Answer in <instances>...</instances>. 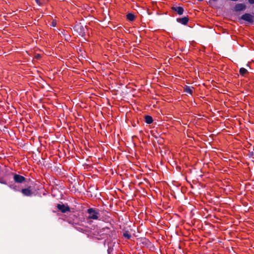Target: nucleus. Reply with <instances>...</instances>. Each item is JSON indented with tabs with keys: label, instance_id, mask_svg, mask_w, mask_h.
I'll return each instance as SVG.
<instances>
[{
	"label": "nucleus",
	"instance_id": "a211bd4d",
	"mask_svg": "<svg viewBox=\"0 0 254 254\" xmlns=\"http://www.w3.org/2000/svg\"><path fill=\"white\" fill-rule=\"evenodd\" d=\"M35 58L37 59V60H39L40 58H41V55L39 54H36L35 56Z\"/></svg>",
	"mask_w": 254,
	"mask_h": 254
},
{
	"label": "nucleus",
	"instance_id": "2eb2a0df",
	"mask_svg": "<svg viewBox=\"0 0 254 254\" xmlns=\"http://www.w3.org/2000/svg\"><path fill=\"white\" fill-rule=\"evenodd\" d=\"M123 236L127 239H130L131 238V235L129 233L128 231H125L123 232Z\"/></svg>",
	"mask_w": 254,
	"mask_h": 254
},
{
	"label": "nucleus",
	"instance_id": "ddd939ff",
	"mask_svg": "<svg viewBox=\"0 0 254 254\" xmlns=\"http://www.w3.org/2000/svg\"><path fill=\"white\" fill-rule=\"evenodd\" d=\"M127 18L128 20L130 21H132L135 19V16L133 14L131 13H129L127 15Z\"/></svg>",
	"mask_w": 254,
	"mask_h": 254
},
{
	"label": "nucleus",
	"instance_id": "7ed1b4c3",
	"mask_svg": "<svg viewBox=\"0 0 254 254\" xmlns=\"http://www.w3.org/2000/svg\"><path fill=\"white\" fill-rule=\"evenodd\" d=\"M12 175L13 180L15 183L22 184L24 183L26 180V178L22 176L15 173L13 174Z\"/></svg>",
	"mask_w": 254,
	"mask_h": 254
},
{
	"label": "nucleus",
	"instance_id": "f3484780",
	"mask_svg": "<svg viewBox=\"0 0 254 254\" xmlns=\"http://www.w3.org/2000/svg\"><path fill=\"white\" fill-rule=\"evenodd\" d=\"M8 186L10 189L15 191L18 190L17 189V187L16 186H14V185H9Z\"/></svg>",
	"mask_w": 254,
	"mask_h": 254
},
{
	"label": "nucleus",
	"instance_id": "1a4fd4ad",
	"mask_svg": "<svg viewBox=\"0 0 254 254\" xmlns=\"http://www.w3.org/2000/svg\"><path fill=\"white\" fill-rule=\"evenodd\" d=\"M172 9L176 12H177V13L181 15L183 14L184 12V8L182 7L181 6H177V7H172Z\"/></svg>",
	"mask_w": 254,
	"mask_h": 254
},
{
	"label": "nucleus",
	"instance_id": "4be33fe9",
	"mask_svg": "<svg viewBox=\"0 0 254 254\" xmlns=\"http://www.w3.org/2000/svg\"><path fill=\"white\" fill-rule=\"evenodd\" d=\"M56 23L55 22L53 21V22H52L53 26L55 27V26H56Z\"/></svg>",
	"mask_w": 254,
	"mask_h": 254
},
{
	"label": "nucleus",
	"instance_id": "aec40b11",
	"mask_svg": "<svg viewBox=\"0 0 254 254\" xmlns=\"http://www.w3.org/2000/svg\"><path fill=\"white\" fill-rule=\"evenodd\" d=\"M143 240L144 241L142 242L143 243L147 244V242H148V240L147 239H144Z\"/></svg>",
	"mask_w": 254,
	"mask_h": 254
},
{
	"label": "nucleus",
	"instance_id": "dca6fc26",
	"mask_svg": "<svg viewBox=\"0 0 254 254\" xmlns=\"http://www.w3.org/2000/svg\"><path fill=\"white\" fill-rule=\"evenodd\" d=\"M35 1L39 5H41L45 2V0H35Z\"/></svg>",
	"mask_w": 254,
	"mask_h": 254
},
{
	"label": "nucleus",
	"instance_id": "412c9836",
	"mask_svg": "<svg viewBox=\"0 0 254 254\" xmlns=\"http://www.w3.org/2000/svg\"><path fill=\"white\" fill-rule=\"evenodd\" d=\"M249 0V2L251 3V4H253L254 3V0Z\"/></svg>",
	"mask_w": 254,
	"mask_h": 254
},
{
	"label": "nucleus",
	"instance_id": "4468645a",
	"mask_svg": "<svg viewBox=\"0 0 254 254\" xmlns=\"http://www.w3.org/2000/svg\"><path fill=\"white\" fill-rule=\"evenodd\" d=\"M239 72L242 76H244L246 74L248 73V71L246 68L241 67L240 68Z\"/></svg>",
	"mask_w": 254,
	"mask_h": 254
},
{
	"label": "nucleus",
	"instance_id": "6e6552de",
	"mask_svg": "<svg viewBox=\"0 0 254 254\" xmlns=\"http://www.w3.org/2000/svg\"><path fill=\"white\" fill-rule=\"evenodd\" d=\"M74 29L75 30L77 31L80 35H83L84 34V28L83 26L80 24L76 25L74 27Z\"/></svg>",
	"mask_w": 254,
	"mask_h": 254
},
{
	"label": "nucleus",
	"instance_id": "6ab92c4d",
	"mask_svg": "<svg viewBox=\"0 0 254 254\" xmlns=\"http://www.w3.org/2000/svg\"><path fill=\"white\" fill-rule=\"evenodd\" d=\"M0 183L1 184L7 185L6 182L2 179L0 180Z\"/></svg>",
	"mask_w": 254,
	"mask_h": 254
},
{
	"label": "nucleus",
	"instance_id": "20e7f679",
	"mask_svg": "<svg viewBox=\"0 0 254 254\" xmlns=\"http://www.w3.org/2000/svg\"><path fill=\"white\" fill-rule=\"evenodd\" d=\"M57 207L61 212L64 213L70 211V207L67 205V204H64L63 203L58 204Z\"/></svg>",
	"mask_w": 254,
	"mask_h": 254
},
{
	"label": "nucleus",
	"instance_id": "f257e3e1",
	"mask_svg": "<svg viewBox=\"0 0 254 254\" xmlns=\"http://www.w3.org/2000/svg\"><path fill=\"white\" fill-rule=\"evenodd\" d=\"M87 213L88 214V218L91 219L97 220L99 218V212L94 208H90L87 209Z\"/></svg>",
	"mask_w": 254,
	"mask_h": 254
},
{
	"label": "nucleus",
	"instance_id": "f8f14e48",
	"mask_svg": "<svg viewBox=\"0 0 254 254\" xmlns=\"http://www.w3.org/2000/svg\"><path fill=\"white\" fill-rule=\"evenodd\" d=\"M145 122L147 124H150L153 122V119L151 116L146 115L144 117Z\"/></svg>",
	"mask_w": 254,
	"mask_h": 254
},
{
	"label": "nucleus",
	"instance_id": "f03ea898",
	"mask_svg": "<svg viewBox=\"0 0 254 254\" xmlns=\"http://www.w3.org/2000/svg\"><path fill=\"white\" fill-rule=\"evenodd\" d=\"M110 232V229L108 227H105L98 230V233L100 236H102L103 238L107 237Z\"/></svg>",
	"mask_w": 254,
	"mask_h": 254
},
{
	"label": "nucleus",
	"instance_id": "9d476101",
	"mask_svg": "<svg viewBox=\"0 0 254 254\" xmlns=\"http://www.w3.org/2000/svg\"><path fill=\"white\" fill-rule=\"evenodd\" d=\"M177 22L182 23L184 25H186L189 21V18L188 17H184L177 19Z\"/></svg>",
	"mask_w": 254,
	"mask_h": 254
},
{
	"label": "nucleus",
	"instance_id": "0eeeda50",
	"mask_svg": "<svg viewBox=\"0 0 254 254\" xmlns=\"http://www.w3.org/2000/svg\"><path fill=\"white\" fill-rule=\"evenodd\" d=\"M246 8V6L243 3H238L234 7V10L236 12L244 10Z\"/></svg>",
	"mask_w": 254,
	"mask_h": 254
},
{
	"label": "nucleus",
	"instance_id": "9b49d317",
	"mask_svg": "<svg viewBox=\"0 0 254 254\" xmlns=\"http://www.w3.org/2000/svg\"><path fill=\"white\" fill-rule=\"evenodd\" d=\"M193 87L188 86H186L184 88V91L186 93H189L190 94H192V92H193Z\"/></svg>",
	"mask_w": 254,
	"mask_h": 254
},
{
	"label": "nucleus",
	"instance_id": "423d86ee",
	"mask_svg": "<svg viewBox=\"0 0 254 254\" xmlns=\"http://www.w3.org/2000/svg\"><path fill=\"white\" fill-rule=\"evenodd\" d=\"M21 191L24 196H30L33 194L30 186L27 188L22 189Z\"/></svg>",
	"mask_w": 254,
	"mask_h": 254
},
{
	"label": "nucleus",
	"instance_id": "39448f33",
	"mask_svg": "<svg viewBox=\"0 0 254 254\" xmlns=\"http://www.w3.org/2000/svg\"><path fill=\"white\" fill-rule=\"evenodd\" d=\"M241 19L251 23L254 22L253 16L250 13H245L242 15Z\"/></svg>",
	"mask_w": 254,
	"mask_h": 254
}]
</instances>
